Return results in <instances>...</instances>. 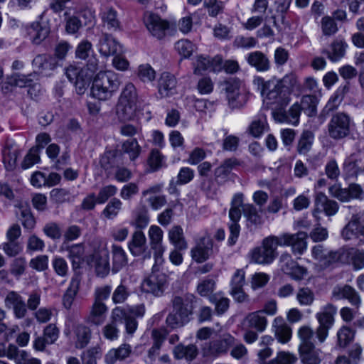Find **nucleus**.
Masks as SVG:
<instances>
[{"mask_svg":"<svg viewBox=\"0 0 364 364\" xmlns=\"http://www.w3.org/2000/svg\"><path fill=\"white\" fill-rule=\"evenodd\" d=\"M348 47L347 43L341 38L333 41L328 49H323L322 53L332 62H337L344 57Z\"/></svg>","mask_w":364,"mask_h":364,"instance_id":"aec40b11","label":"nucleus"},{"mask_svg":"<svg viewBox=\"0 0 364 364\" xmlns=\"http://www.w3.org/2000/svg\"><path fill=\"white\" fill-rule=\"evenodd\" d=\"M55 272L61 277H65L68 273V265L66 260L60 257H55L52 261Z\"/></svg>","mask_w":364,"mask_h":364,"instance_id":"bf43d9fd","label":"nucleus"},{"mask_svg":"<svg viewBox=\"0 0 364 364\" xmlns=\"http://www.w3.org/2000/svg\"><path fill=\"white\" fill-rule=\"evenodd\" d=\"M92 45L87 40L80 42L75 49V57L78 59L85 60L92 50Z\"/></svg>","mask_w":364,"mask_h":364,"instance_id":"774afa93","label":"nucleus"},{"mask_svg":"<svg viewBox=\"0 0 364 364\" xmlns=\"http://www.w3.org/2000/svg\"><path fill=\"white\" fill-rule=\"evenodd\" d=\"M144 23L151 36L158 39L163 38L169 28L168 21L163 20L159 16L151 13L145 15Z\"/></svg>","mask_w":364,"mask_h":364,"instance_id":"9d476101","label":"nucleus"},{"mask_svg":"<svg viewBox=\"0 0 364 364\" xmlns=\"http://www.w3.org/2000/svg\"><path fill=\"white\" fill-rule=\"evenodd\" d=\"M282 91H283V89L277 83L269 82L263 85L262 95H266L267 104H275V100L279 97V95H282Z\"/></svg>","mask_w":364,"mask_h":364,"instance_id":"79ce46f5","label":"nucleus"},{"mask_svg":"<svg viewBox=\"0 0 364 364\" xmlns=\"http://www.w3.org/2000/svg\"><path fill=\"white\" fill-rule=\"evenodd\" d=\"M176 359H186L187 360H193L198 355V348L194 345H188L185 346L182 344L176 346L173 350Z\"/></svg>","mask_w":364,"mask_h":364,"instance_id":"58836bf2","label":"nucleus"},{"mask_svg":"<svg viewBox=\"0 0 364 364\" xmlns=\"http://www.w3.org/2000/svg\"><path fill=\"white\" fill-rule=\"evenodd\" d=\"M353 124V120L348 114L344 112H336L332 114L328 123V134L333 139H343L350 134Z\"/></svg>","mask_w":364,"mask_h":364,"instance_id":"39448f33","label":"nucleus"},{"mask_svg":"<svg viewBox=\"0 0 364 364\" xmlns=\"http://www.w3.org/2000/svg\"><path fill=\"white\" fill-rule=\"evenodd\" d=\"M321 28L325 36H331L338 30L334 18L328 16H326L321 18Z\"/></svg>","mask_w":364,"mask_h":364,"instance_id":"864d4df0","label":"nucleus"},{"mask_svg":"<svg viewBox=\"0 0 364 364\" xmlns=\"http://www.w3.org/2000/svg\"><path fill=\"white\" fill-rule=\"evenodd\" d=\"M314 336V331L308 326H303L299 328L298 336L301 341L299 346H313L311 341Z\"/></svg>","mask_w":364,"mask_h":364,"instance_id":"13d9d810","label":"nucleus"},{"mask_svg":"<svg viewBox=\"0 0 364 364\" xmlns=\"http://www.w3.org/2000/svg\"><path fill=\"white\" fill-rule=\"evenodd\" d=\"M296 298L301 306H309L314 303L315 296L311 289L301 287L298 289Z\"/></svg>","mask_w":364,"mask_h":364,"instance_id":"603ef678","label":"nucleus"},{"mask_svg":"<svg viewBox=\"0 0 364 364\" xmlns=\"http://www.w3.org/2000/svg\"><path fill=\"white\" fill-rule=\"evenodd\" d=\"M210 301L215 305V311L218 314H224L229 308L230 300L228 298L213 295Z\"/></svg>","mask_w":364,"mask_h":364,"instance_id":"052dcab7","label":"nucleus"},{"mask_svg":"<svg viewBox=\"0 0 364 364\" xmlns=\"http://www.w3.org/2000/svg\"><path fill=\"white\" fill-rule=\"evenodd\" d=\"M49 28L46 26H42L38 22L32 23L28 28V34L31 42L35 45H39L48 36Z\"/></svg>","mask_w":364,"mask_h":364,"instance_id":"7c9ffc66","label":"nucleus"},{"mask_svg":"<svg viewBox=\"0 0 364 364\" xmlns=\"http://www.w3.org/2000/svg\"><path fill=\"white\" fill-rule=\"evenodd\" d=\"M275 336L279 342L287 343L291 338V328L282 317H277L274 320Z\"/></svg>","mask_w":364,"mask_h":364,"instance_id":"2f4dec72","label":"nucleus"},{"mask_svg":"<svg viewBox=\"0 0 364 364\" xmlns=\"http://www.w3.org/2000/svg\"><path fill=\"white\" fill-rule=\"evenodd\" d=\"M112 256V271L113 273H117L128 263V257L125 250L118 245L111 246Z\"/></svg>","mask_w":364,"mask_h":364,"instance_id":"b1692460","label":"nucleus"},{"mask_svg":"<svg viewBox=\"0 0 364 364\" xmlns=\"http://www.w3.org/2000/svg\"><path fill=\"white\" fill-rule=\"evenodd\" d=\"M151 249H160L162 245L164 232L161 228L156 225H151L148 232Z\"/></svg>","mask_w":364,"mask_h":364,"instance_id":"3c124183","label":"nucleus"},{"mask_svg":"<svg viewBox=\"0 0 364 364\" xmlns=\"http://www.w3.org/2000/svg\"><path fill=\"white\" fill-rule=\"evenodd\" d=\"M301 109L299 103H294L288 110L274 112V119L279 122H288L296 124L299 122V115Z\"/></svg>","mask_w":364,"mask_h":364,"instance_id":"c85d7f7f","label":"nucleus"},{"mask_svg":"<svg viewBox=\"0 0 364 364\" xmlns=\"http://www.w3.org/2000/svg\"><path fill=\"white\" fill-rule=\"evenodd\" d=\"M234 343V338L230 335L224 336L221 339L210 342L208 346V353L210 355L217 357L226 353L229 348Z\"/></svg>","mask_w":364,"mask_h":364,"instance_id":"4be33fe9","label":"nucleus"},{"mask_svg":"<svg viewBox=\"0 0 364 364\" xmlns=\"http://www.w3.org/2000/svg\"><path fill=\"white\" fill-rule=\"evenodd\" d=\"M141 146L136 139L126 140L122 145V151L129 155L131 161H134L141 153Z\"/></svg>","mask_w":364,"mask_h":364,"instance_id":"c03bdc74","label":"nucleus"},{"mask_svg":"<svg viewBox=\"0 0 364 364\" xmlns=\"http://www.w3.org/2000/svg\"><path fill=\"white\" fill-rule=\"evenodd\" d=\"M129 296L128 288L121 284L114 289L112 299L114 304H122L127 299Z\"/></svg>","mask_w":364,"mask_h":364,"instance_id":"69168bd1","label":"nucleus"},{"mask_svg":"<svg viewBox=\"0 0 364 364\" xmlns=\"http://www.w3.org/2000/svg\"><path fill=\"white\" fill-rule=\"evenodd\" d=\"M350 257L355 269H360L364 267V251L351 248L346 251V257Z\"/></svg>","mask_w":364,"mask_h":364,"instance_id":"5fc2aeb1","label":"nucleus"},{"mask_svg":"<svg viewBox=\"0 0 364 364\" xmlns=\"http://www.w3.org/2000/svg\"><path fill=\"white\" fill-rule=\"evenodd\" d=\"M307 235L304 232L296 234H284L279 237L280 246L290 245L294 252L302 254L306 248V239Z\"/></svg>","mask_w":364,"mask_h":364,"instance_id":"ddd939ff","label":"nucleus"},{"mask_svg":"<svg viewBox=\"0 0 364 364\" xmlns=\"http://www.w3.org/2000/svg\"><path fill=\"white\" fill-rule=\"evenodd\" d=\"M278 246H280L279 237L269 236L264 238L260 247L252 250L251 261L259 264L272 263L277 257Z\"/></svg>","mask_w":364,"mask_h":364,"instance_id":"20e7f679","label":"nucleus"},{"mask_svg":"<svg viewBox=\"0 0 364 364\" xmlns=\"http://www.w3.org/2000/svg\"><path fill=\"white\" fill-rule=\"evenodd\" d=\"M237 165H239V161L235 158L225 159L220 166L215 169V181L218 183H223L227 181L231 171Z\"/></svg>","mask_w":364,"mask_h":364,"instance_id":"cd10ccee","label":"nucleus"},{"mask_svg":"<svg viewBox=\"0 0 364 364\" xmlns=\"http://www.w3.org/2000/svg\"><path fill=\"white\" fill-rule=\"evenodd\" d=\"M108 308L104 302L94 301L90 308L89 313L85 317V322L93 326L102 325L107 317Z\"/></svg>","mask_w":364,"mask_h":364,"instance_id":"4468645a","label":"nucleus"},{"mask_svg":"<svg viewBox=\"0 0 364 364\" xmlns=\"http://www.w3.org/2000/svg\"><path fill=\"white\" fill-rule=\"evenodd\" d=\"M68 252V257L72 262V267L74 269L80 267L81 264L84 262L85 249L82 244H75L68 245L65 247Z\"/></svg>","mask_w":364,"mask_h":364,"instance_id":"473e14b6","label":"nucleus"},{"mask_svg":"<svg viewBox=\"0 0 364 364\" xmlns=\"http://www.w3.org/2000/svg\"><path fill=\"white\" fill-rule=\"evenodd\" d=\"M33 66L36 72L40 73H45L46 75L48 71L53 70L56 67V62L55 58L48 55H38L33 60Z\"/></svg>","mask_w":364,"mask_h":364,"instance_id":"c756f323","label":"nucleus"},{"mask_svg":"<svg viewBox=\"0 0 364 364\" xmlns=\"http://www.w3.org/2000/svg\"><path fill=\"white\" fill-rule=\"evenodd\" d=\"M213 252V242L209 237H201L191 253L193 259L201 263L208 259Z\"/></svg>","mask_w":364,"mask_h":364,"instance_id":"2eb2a0df","label":"nucleus"},{"mask_svg":"<svg viewBox=\"0 0 364 364\" xmlns=\"http://www.w3.org/2000/svg\"><path fill=\"white\" fill-rule=\"evenodd\" d=\"M128 248L131 254L138 257L144 254L146 250V238L142 230H136L132 235L128 242Z\"/></svg>","mask_w":364,"mask_h":364,"instance_id":"6ab92c4d","label":"nucleus"},{"mask_svg":"<svg viewBox=\"0 0 364 364\" xmlns=\"http://www.w3.org/2000/svg\"><path fill=\"white\" fill-rule=\"evenodd\" d=\"M176 79L169 73L161 74L159 80V92L162 97L173 95L176 92Z\"/></svg>","mask_w":364,"mask_h":364,"instance_id":"412c9836","label":"nucleus"},{"mask_svg":"<svg viewBox=\"0 0 364 364\" xmlns=\"http://www.w3.org/2000/svg\"><path fill=\"white\" fill-rule=\"evenodd\" d=\"M117 188L114 185H108L102 187L97 195V203H105L110 197L114 196Z\"/></svg>","mask_w":364,"mask_h":364,"instance_id":"338daca9","label":"nucleus"},{"mask_svg":"<svg viewBox=\"0 0 364 364\" xmlns=\"http://www.w3.org/2000/svg\"><path fill=\"white\" fill-rule=\"evenodd\" d=\"M98 49L101 55L108 57L121 52L119 43L110 35L103 33L99 40Z\"/></svg>","mask_w":364,"mask_h":364,"instance_id":"f3484780","label":"nucleus"},{"mask_svg":"<svg viewBox=\"0 0 364 364\" xmlns=\"http://www.w3.org/2000/svg\"><path fill=\"white\" fill-rule=\"evenodd\" d=\"M242 213L250 223L255 225L262 223V216L259 214L257 208L254 205L247 203L242 205Z\"/></svg>","mask_w":364,"mask_h":364,"instance_id":"de8ad7c7","label":"nucleus"},{"mask_svg":"<svg viewBox=\"0 0 364 364\" xmlns=\"http://www.w3.org/2000/svg\"><path fill=\"white\" fill-rule=\"evenodd\" d=\"M168 239L170 242L178 250H186L188 247L185 240L183 230L179 225H175L171 228L168 232Z\"/></svg>","mask_w":364,"mask_h":364,"instance_id":"4c0bfd02","label":"nucleus"},{"mask_svg":"<svg viewBox=\"0 0 364 364\" xmlns=\"http://www.w3.org/2000/svg\"><path fill=\"white\" fill-rule=\"evenodd\" d=\"M325 256L321 265L327 267L336 262H345L346 251L342 249L336 251L327 250Z\"/></svg>","mask_w":364,"mask_h":364,"instance_id":"8fccbe9b","label":"nucleus"},{"mask_svg":"<svg viewBox=\"0 0 364 364\" xmlns=\"http://www.w3.org/2000/svg\"><path fill=\"white\" fill-rule=\"evenodd\" d=\"M148 164L153 171L161 168L164 165V156L159 150L154 149L148 158Z\"/></svg>","mask_w":364,"mask_h":364,"instance_id":"4d7b16f0","label":"nucleus"},{"mask_svg":"<svg viewBox=\"0 0 364 364\" xmlns=\"http://www.w3.org/2000/svg\"><path fill=\"white\" fill-rule=\"evenodd\" d=\"M19 154V149L12 145L6 146L4 149L3 161L7 170L12 171L14 169Z\"/></svg>","mask_w":364,"mask_h":364,"instance_id":"ea45409f","label":"nucleus"},{"mask_svg":"<svg viewBox=\"0 0 364 364\" xmlns=\"http://www.w3.org/2000/svg\"><path fill=\"white\" fill-rule=\"evenodd\" d=\"M332 296L336 299H348L349 302L358 309L360 304V297L358 293L349 285L336 286L333 288Z\"/></svg>","mask_w":364,"mask_h":364,"instance_id":"dca6fc26","label":"nucleus"},{"mask_svg":"<svg viewBox=\"0 0 364 364\" xmlns=\"http://www.w3.org/2000/svg\"><path fill=\"white\" fill-rule=\"evenodd\" d=\"M317 98L314 95H306L302 97L299 107L307 116L312 117L316 113Z\"/></svg>","mask_w":364,"mask_h":364,"instance_id":"37998d69","label":"nucleus"},{"mask_svg":"<svg viewBox=\"0 0 364 364\" xmlns=\"http://www.w3.org/2000/svg\"><path fill=\"white\" fill-rule=\"evenodd\" d=\"M132 348L129 344H122L117 348H112L106 354L107 364H114L117 360H123L129 356Z\"/></svg>","mask_w":364,"mask_h":364,"instance_id":"c9c22d12","label":"nucleus"},{"mask_svg":"<svg viewBox=\"0 0 364 364\" xmlns=\"http://www.w3.org/2000/svg\"><path fill=\"white\" fill-rule=\"evenodd\" d=\"M35 77H36V73H32L28 75L16 73L12 76L11 80L12 83L16 86L23 87L30 86Z\"/></svg>","mask_w":364,"mask_h":364,"instance_id":"e2e57ef3","label":"nucleus"},{"mask_svg":"<svg viewBox=\"0 0 364 364\" xmlns=\"http://www.w3.org/2000/svg\"><path fill=\"white\" fill-rule=\"evenodd\" d=\"M228 105L230 109H240L247 101V94L242 90L241 82L238 79L230 78L224 83Z\"/></svg>","mask_w":364,"mask_h":364,"instance_id":"423d86ee","label":"nucleus"},{"mask_svg":"<svg viewBox=\"0 0 364 364\" xmlns=\"http://www.w3.org/2000/svg\"><path fill=\"white\" fill-rule=\"evenodd\" d=\"M297 358L294 354L281 351L277 353L275 358L271 360L267 364H294Z\"/></svg>","mask_w":364,"mask_h":364,"instance_id":"680f3d73","label":"nucleus"},{"mask_svg":"<svg viewBox=\"0 0 364 364\" xmlns=\"http://www.w3.org/2000/svg\"><path fill=\"white\" fill-rule=\"evenodd\" d=\"M73 333L76 348L82 349L88 345L92 337V331L90 327L82 323L77 324L73 328Z\"/></svg>","mask_w":364,"mask_h":364,"instance_id":"393cba45","label":"nucleus"},{"mask_svg":"<svg viewBox=\"0 0 364 364\" xmlns=\"http://www.w3.org/2000/svg\"><path fill=\"white\" fill-rule=\"evenodd\" d=\"M175 48L181 55L188 58L193 53L195 46L190 41L182 39L176 43Z\"/></svg>","mask_w":364,"mask_h":364,"instance_id":"6e6d98bb","label":"nucleus"},{"mask_svg":"<svg viewBox=\"0 0 364 364\" xmlns=\"http://www.w3.org/2000/svg\"><path fill=\"white\" fill-rule=\"evenodd\" d=\"M4 304L7 309H12L16 318H23L28 314L26 304L23 297L14 291H9L4 299Z\"/></svg>","mask_w":364,"mask_h":364,"instance_id":"f8f14e48","label":"nucleus"},{"mask_svg":"<svg viewBox=\"0 0 364 364\" xmlns=\"http://www.w3.org/2000/svg\"><path fill=\"white\" fill-rule=\"evenodd\" d=\"M80 279L78 276L72 278L69 287L63 296V305L66 309H70L79 290Z\"/></svg>","mask_w":364,"mask_h":364,"instance_id":"e433bc0d","label":"nucleus"},{"mask_svg":"<svg viewBox=\"0 0 364 364\" xmlns=\"http://www.w3.org/2000/svg\"><path fill=\"white\" fill-rule=\"evenodd\" d=\"M269 126L264 116H259L254 119L250 124L247 132L255 138H259L262 134L268 131Z\"/></svg>","mask_w":364,"mask_h":364,"instance_id":"a19ab883","label":"nucleus"},{"mask_svg":"<svg viewBox=\"0 0 364 364\" xmlns=\"http://www.w3.org/2000/svg\"><path fill=\"white\" fill-rule=\"evenodd\" d=\"M166 283V275L161 272H152L141 284V290L154 296L162 295Z\"/></svg>","mask_w":364,"mask_h":364,"instance_id":"1a4fd4ad","label":"nucleus"},{"mask_svg":"<svg viewBox=\"0 0 364 364\" xmlns=\"http://www.w3.org/2000/svg\"><path fill=\"white\" fill-rule=\"evenodd\" d=\"M314 134L309 130L303 132L297 144V151L300 154H306L311 149L314 141Z\"/></svg>","mask_w":364,"mask_h":364,"instance_id":"49530a36","label":"nucleus"},{"mask_svg":"<svg viewBox=\"0 0 364 364\" xmlns=\"http://www.w3.org/2000/svg\"><path fill=\"white\" fill-rule=\"evenodd\" d=\"M141 111V102L134 84L128 82L123 87L119 97L115 113L121 122L134 120Z\"/></svg>","mask_w":364,"mask_h":364,"instance_id":"f03ea898","label":"nucleus"},{"mask_svg":"<svg viewBox=\"0 0 364 364\" xmlns=\"http://www.w3.org/2000/svg\"><path fill=\"white\" fill-rule=\"evenodd\" d=\"M247 63L259 72H265L270 68V61L261 51H254L247 56Z\"/></svg>","mask_w":364,"mask_h":364,"instance_id":"bb28decb","label":"nucleus"},{"mask_svg":"<svg viewBox=\"0 0 364 364\" xmlns=\"http://www.w3.org/2000/svg\"><path fill=\"white\" fill-rule=\"evenodd\" d=\"M267 319L263 311H256L248 314L243 321V325L247 328L255 329L257 332H263L267 326Z\"/></svg>","mask_w":364,"mask_h":364,"instance_id":"a211bd4d","label":"nucleus"},{"mask_svg":"<svg viewBox=\"0 0 364 364\" xmlns=\"http://www.w3.org/2000/svg\"><path fill=\"white\" fill-rule=\"evenodd\" d=\"M229 218L231 223L229 225L230 236L228 237V245H234L240 235V227L238 224L241 218L240 208L231 207L229 211Z\"/></svg>","mask_w":364,"mask_h":364,"instance_id":"5701e85b","label":"nucleus"},{"mask_svg":"<svg viewBox=\"0 0 364 364\" xmlns=\"http://www.w3.org/2000/svg\"><path fill=\"white\" fill-rule=\"evenodd\" d=\"M360 219L359 214H353L341 231L342 237L345 240L358 239L360 237L364 238V221L362 222Z\"/></svg>","mask_w":364,"mask_h":364,"instance_id":"9b49d317","label":"nucleus"},{"mask_svg":"<svg viewBox=\"0 0 364 364\" xmlns=\"http://www.w3.org/2000/svg\"><path fill=\"white\" fill-rule=\"evenodd\" d=\"M102 20L109 29L115 30L119 26V22L117 18V11L112 8L103 14Z\"/></svg>","mask_w":364,"mask_h":364,"instance_id":"0e129e2a","label":"nucleus"},{"mask_svg":"<svg viewBox=\"0 0 364 364\" xmlns=\"http://www.w3.org/2000/svg\"><path fill=\"white\" fill-rule=\"evenodd\" d=\"M329 193L341 202H348L351 199L362 200L364 195L363 188L357 183H350L346 188L333 185L329 188Z\"/></svg>","mask_w":364,"mask_h":364,"instance_id":"0eeeda50","label":"nucleus"},{"mask_svg":"<svg viewBox=\"0 0 364 364\" xmlns=\"http://www.w3.org/2000/svg\"><path fill=\"white\" fill-rule=\"evenodd\" d=\"M199 301L198 298L191 293L173 295L171 300L172 311L166 319L167 325L174 328L187 323Z\"/></svg>","mask_w":364,"mask_h":364,"instance_id":"f257e3e1","label":"nucleus"},{"mask_svg":"<svg viewBox=\"0 0 364 364\" xmlns=\"http://www.w3.org/2000/svg\"><path fill=\"white\" fill-rule=\"evenodd\" d=\"M339 209L338 203L329 199L324 193H318L315 198V208L313 210V215L319 219L318 215L324 213L326 215L331 217L335 215Z\"/></svg>","mask_w":364,"mask_h":364,"instance_id":"6e6552de","label":"nucleus"},{"mask_svg":"<svg viewBox=\"0 0 364 364\" xmlns=\"http://www.w3.org/2000/svg\"><path fill=\"white\" fill-rule=\"evenodd\" d=\"M336 307L331 304H328L324 306L321 312L316 314V318L319 325L331 328L334 323V316L336 314Z\"/></svg>","mask_w":364,"mask_h":364,"instance_id":"72a5a7b5","label":"nucleus"},{"mask_svg":"<svg viewBox=\"0 0 364 364\" xmlns=\"http://www.w3.org/2000/svg\"><path fill=\"white\" fill-rule=\"evenodd\" d=\"M120 80L118 75L112 70L98 73L92 81V96L99 100H108L118 90Z\"/></svg>","mask_w":364,"mask_h":364,"instance_id":"7ed1b4c3","label":"nucleus"},{"mask_svg":"<svg viewBox=\"0 0 364 364\" xmlns=\"http://www.w3.org/2000/svg\"><path fill=\"white\" fill-rule=\"evenodd\" d=\"M122 203L117 198H112L102 210V215L108 220H112L116 218L122 209Z\"/></svg>","mask_w":364,"mask_h":364,"instance_id":"09e8293b","label":"nucleus"},{"mask_svg":"<svg viewBox=\"0 0 364 364\" xmlns=\"http://www.w3.org/2000/svg\"><path fill=\"white\" fill-rule=\"evenodd\" d=\"M355 332L348 326H342L337 332V345L340 348H346L354 339Z\"/></svg>","mask_w":364,"mask_h":364,"instance_id":"a18cd8bd","label":"nucleus"},{"mask_svg":"<svg viewBox=\"0 0 364 364\" xmlns=\"http://www.w3.org/2000/svg\"><path fill=\"white\" fill-rule=\"evenodd\" d=\"M149 223V217L148 210L145 206H140L137 208L132 213V218L130 220V225L140 230L145 228Z\"/></svg>","mask_w":364,"mask_h":364,"instance_id":"f704fd0d","label":"nucleus"},{"mask_svg":"<svg viewBox=\"0 0 364 364\" xmlns=\"http://www.w3.org/2000/svg\"><path fill=\"white\" fill-rule=\"evenodd\" d=\"M299 356L303 364H320V350L313 346H299Z\"/></svg>","mask_w":364,"mask_h":364,"instance_id":"a878e982","label":"nucleus"}]
</instances>
